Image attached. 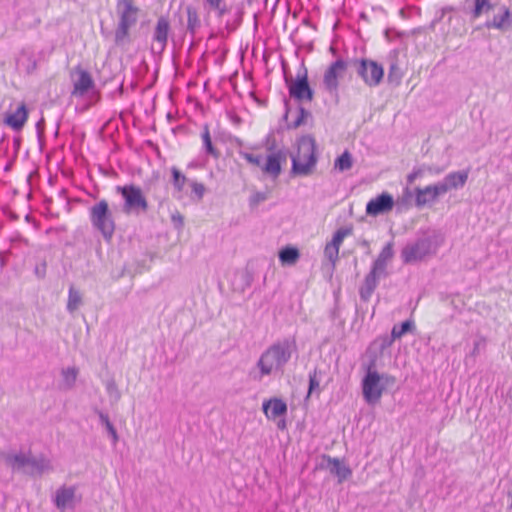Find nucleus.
Wrapping results in <instances>:
<instances>
[{"label":"nucleus","mask_w":512,"mask_h":512,"mask_svg":"<svg viewBox=\"0 0 512 512\" xmlns=\"http://www.w3.org/2000/svg\"><path fill=\"white\" fill-rule=\"evenodd\" d=\"M268 199V194L266 192H256L249 198V205L251 208L256 207L261 202H264Z\"/></svg>","instance_id":"nucleus-45"},{"label":"nucleus","mask_w":512,"mask_h":512,"mask_svg":"<svg viewBox=\"0 0 512 512\" xmlns=\"http://www.w3.org/2000/svg\"><path fill=\"white\" fill-rule=\"evenodd\" d=\"M207 10H208V11H214V12H216V16H217L218 18L223 17L226 13H228V12H229V9H228V7H227V5H226L225 1H224V2H222V3H220V4H217V5L213 6V7L209 8V9H207Z\"/></svg>","instance_id":"nucleus-47"},{"label":"nucleus","mask_w":512,"mask_h":512,"mask_svg":"<svg viewBox=\"0 0 512 512\" xmlns=\"http://www.w3.org/2000/svg\"><path fill=\"white\" fill-rule=\"evenodd\" d=\"M11 167H12V163L11 162L7 163L4 167V171H6V172L10 171Z\"/></svg>","instance_id":"nucleus-64"},{"label":"nucleus","mask_w":512,"mask_h":512,"mask_svg":"<svg viewBox=\"0 0 512 512\" xmlns=\"http://www.w3.org/2000/svg\"><path fill=\"white\" fill-rule=\"evenodd\" d=\"M500 14L494 15L491 20H487L484 26L487 29H498L501 31H507L512 27V13L510 9L503 5L500 7Z\"/></svg>","instance_id":"nucleus-21"},{"label":"nucleus","mask_w":512,"mask_h":512,"mask_svg":"<svg viewBox=\"0 0 512 512\" xmlns=\"http://www.w3.org/2000/svg\"><path fill=\"white\" fill-rule=\"evenodd\" d=\"M78 368L76 367H68L66 369H62V388L65 390H70L75 386L76 379L78 376Z\"/></svg>","instance_id":"nucleus-32"},{"label":"nucleus","mask_w":512,"mask_h":512,"mask_svg":"<svg viewBox=\"0 0 512 512\" xmlns=\"http://www.w3.org/2000/svg\"><path fill=\"white\" fill-rule=\"evenodd\" d=\"M298 348L295 336L285 337L270 345L259 357L256 368L258 371H251L250 377L254 381H262L265 376L273 372H284L286 364L293 354H297Z\"/></svg>","instance_id":"nucleus-1"},{"label":"nucleus","mask_w":512,"mask_h":512,"mask_svg":"<svg viewBox=\"0 0 512 512\" xmlns=\"http://www.w3.org/2000/svg\"><path fill=\"white\" fill-rule=\"evenodd\" d=\"M403 77V72L401 68L399 67L397 61H393L390 63L388 75H387V81L389 84L398 86L401 83Z\"/></svg>","instance_id":"nucleus-34"},{"label":"nucleus","mask_w":512,"mask_h":512,"mask_svg":"<svg viewBox=\"0 0 512 512\" xmlns=\"http://www.w3.org/2000/svg\"><path fill=\"white\" fill-rule=\"evenodd\" d=\"M283 101H284L285 111L282 116V120L284 122H286L287 130H295V129L299 128L300 126L305 125L307 123L308 118H312V113L309 110H307L305 107H303L302 105L299 104L297 107L298 116L296 117V119L294 121L289 122L288 117H289V113L291 111L290 101L286 97H284Z\"/></svg>","instance_id":"nucleus-18"},{"label":"nucleus","mask_w":512,"mask_h":512,"mask_svg":"<svg viewBox=\"0 0 512 512\" xmlns=\"http://www.w3.org/2000/svg\"><path fill=\"white\" fill-rule=\"evenodd\" d=\"M403 35V32H400L395 28H386L384 30V36L388 41H392L394 38H401Z\"/></svg>","instance_id":"nucleus-49"},{"label":"nucleus","mask_w":512,"mask_h":512,"mask_svg":"<svg viewBox=\"0 0 512 512\" xmlns=\"http://www.w3.org/2000/svg\"><path fill=\"white\" fill-rule=\"evenodd\" d=\"M244 18V7L243 4H239L236 7L235 18L231 23L229 21L226 22L225 28L229 33L236 31L242 24Z\"/></svg>","instance_id":"nucleus-36"},{"label":"nucleus","mask_w":512,"mask_h":512,"mask_svg":"<svg viewBox=\"0 0 512 512\" xmlns=\"http://www.w3.org/2000/svg\"><path fill=\"white\" fill-rule=\"evenodd\" d=\"M305 70H307V68L305 66L304 60H302L297 75L305 73Z\"/></svg>","instance_id":"nucleus-60"},{"label":"nucleus","mask_w":512,"mask_h":512,"mask_svg":"<svg viewBox=\"0 0 512 512\" xmlns=\"http://www.w3.org/2000/svg\"><path fill=\"white\" fill-rule=\"evenodd\" d=\"M361 387L363 398L367 404L374 405L379 402L383 393V385L380 374L377 372V364L373 360H368L365 364V375L362 378Z\"/></svg>","instance_id":"nucleus-9"},{"label":"nucleus","mask_w":512,"mask_h":512,"mask_svg":"<svg viewBox=\"0 0 512 512\" xmlns=\"http://www.w3.org/2000/svg\"><path fill=\"white\" fill-rule=\"evenodd\" d=\"M171 221L173 226L178 230L182 229L184 226V217L179 212L172 214Z\"/></svg>","instance_id":"nucleus-50"},{"label":"nucleus","mask_w":512,"mask_h":512,"mask_svg":"<svg viewBox=\"0 0 512 512\" xmlns=\"http://www.w3.org/2000/svg\"><path fill=\"white\" fill-rule=\"evenodd\" d=\"M119 22L115 30V44L120 46L130 42V28L137 22L139 8L133 0H118Z\"/></svg>","instance_id":"nucleus-6"},{"label":"nucleus","mask_w":512,"mask_h":512,"mask_svg":"<svg viewBox=\"0 0 512 512\" xmlns=\"http://www.w3.org/2000/svg\"><path fill=\"white\" fill-rule=\"evenodd\" d=\"M281 66L289 96L299 103L302 101L311 102L314 98V90L309 83L308 70H305V73L296 75V77L293 78L289 73V67L286 61L282 60Z\"/></svg>","instance_id":"nucleus-7"},{"label":"nucleus","mask_w":512,"mask_h":512,"mask_svg":"<svg viewBox=\"0 0 512 512\" xmlns=\"http://www.w3.org/2000/svg\"><path fill=\"white\" fill-rule=\"evenodd\" d=\"M359 245L362 246L363 248H366L367 249V254L370 253V243L368 240L366 239H363L359 242Z\"/></svg>","instance_id":"nucleus-58"},{"label":"nucleus","mask_w":512,"mask_h":512,"mask_svg":"<svg viewBox=\"0 0 512 512\" xmlns=\"http://www.w3.org/2000/svg\"><path fill=\"white\" fill-rule=\"evenodd\" d=\"M325 372L315 367L313 370L309 372L308 375V391L307 397L312 395L313 393H320V382Z\"/></svg>","instance_id":"nucleus-30"},{"label":"nucleus","mask_w":512,"mask_h":512,"mask_svg":"<svg viewBox=\"0 0 512 512\" xmlns=\"http://www.w3.org/2000/svg\"><path fill=\"white\" fill-rule=\"evenodd\" d=\"M469 177V169L448 173L442 181V187H446V193L450 190L463 188Z\"/></svg>","instance_id":"nucleus-25"},{"label":"nucleus","mask_w":512,"mask_h":512,"mask_svg":"<svg viewBox=\"0 0 512 512\" xmlns=\"http://www.w3.org/2000/svg\"><path fill=\"white\" fill-rule=\"evenodd\" d=\"M13 143H14V146L16 147V149H19V147L21 145V139L19 137H15L13 139Z\"/></svg>","instance_id":"nucleus-63"},{"label":"nucleus","mask_w":512,"mask_h":512,"mask_svg":"<svg viewBox=\"0 0 512 512\" xmlns=\"http://www.w3.org/2000/svg\"><path fill=\"white\" fill-rule=\"evenodd\" d=\"M297 145V155L291 156L290 175L292 177L309 176L318 162L316 140L310 134L302 135L298 138Z\"/></svg>","instance_id":"nucleus-5"},{"label":"nucleus","mask_w":512,"mask_h":512,"mask_svg":"<svg viewBox=\"0 0 512 512\" xmlns=\"http://www.w3.org/2000/svg\"><path fill=\"white\" fill-rule=\"evenodd\" d=\"M339 249V247L332 246L330 243H327L325 246L324 255L333 265L338 261Z\"/></svg>","instance_id":"nucleus-41"},{"label":"nucleus","mask_w":512,"mask_h":512,"mask_svg":"<svg viewBox=\"0 0 512 512\" xmlns=\"http://www.w3.org/2000/svg\"><path fill=\"white\" fill-rule=\"evenodd\" d=\"M46 268H47V264L45 261H43L41 264L39 265H36L35 267V275L39 278V279H43L46 275Z\"/></svg>","instance_id":"nucleus-51"},{"label":"nucleus","mask_w":512,"mask_h":512,"mask_svg":"<svg viewBox=\"0 0 512 512\" xmlns=\"http://www.w3.org/2000/svg\"><path fill=\"white\" fill-rule=\"evenodd\" d=\"M426 172V164H423L419 167H415L411 173H409L407 175V185H411L414 183V181L417 179V178H420L424 175V173Z\"/></svg>","instance_id":"nucleus-42"},{"label":"nucleus","mask_w":512,"mask_h":512,"mask_svg":"<svg viewBox=\"0 0 512 512\" xmlns=\"http://www.w3.org/2000/svg\"><path fill=\"white\" fill-rule=\"evenodd\" d=\"M278 257L283 265H293L300 258V252L297 247L287 245L280 249Z\"/></svg>","instance_id":"nucleus-29"},{"label":"nucleus","mask_w":512,"mask_h":512,"mask_svg":"<svg viewBox=\"0 0 512 512\" xmlns=\"http://www.w3.org/2000/svg\"><path fill=\"white\" fill-rule=\"evenodd\" d=\"M191 188L192 193L196 196L197 200H201L205 193V186L202 183L192 181Z\"/></svg>","instance_id":"nucleus-46"},{"label":"nucleus","mask_w":512,"mask_h":512,"mask_svg":"<svg viewBox=\"0 0 512 512\" xmlns=\"http://www.w3.org/2000/svg\"><path fill=\"white\" fill-rule=\"evenodd\" d=\"M353 166V157L352 154L345 150L341 155H339L334 162V168L339 172H345L351 169Z\"/></svg>","instance_id":"nucleus-33"},{"label":"nucleus","mask_w":512,"mask_h":512,"mask_svg":"<svg viewBox=\"0 0 512 512\" xmlns=\"http://www.w3.org/2000/svg\"><path fill=\"white\" fill-rule=\"evenodd\" d=\"M412 198L413 192L407 185V187L403 189L402 196L395 202V205H397V210L400 212L403 209H408L411 206Z\"/></svg>","instance_id":"nucleus-38"},{"label":"nucleus","mask_w":512,"mask_h":512,"mask_svg":"<svg viewBox=\"0 0 512 512\" xmlns=\"http://www.w3.org/2000/svg\"><path fill=\"white\" fill-rule=\"evenodd\" d=\"M76 72L78 73V79L74 82L72 94L83 97L95 87V83L90 73L80 66L76 68Z\"/></svg>","instance_id":"nucleus-23"},{"label":"nucleus","mask_w":512,"mask_h":512,"mask_svg":"<svg viewBox=\"0 0 512 512\" xmlns=\"http://www.w3.org/2000/svg\"><path fill=\"white\" fill-rule=\"evenodd\" d=\"M28 117L29 110L25 103H21L14 112L5 113L3 123L15 132H20L24 128Z\"/></svg>","instance_id":"nucleus-16"},{"label":"nucleus","mask_w":512,"mask_h":512,"mask_svg":"<svg viewBox=\"0 0 512 512\" xmlns=\"http://www.w3.org/2000/svg\"><path fill=\"white\" fill-rule=\"evenodd\" d=\"M352 232H353V228L351 226L350 227H341L334 232L332 239L329 243L332 244V246H337L340 248V246L343 243L344 238L351 235Z\"/></svg>","instance_id":"nucleus-37"},{"label":"nucleus","mask_w":512,"mask_h":512,"mask_svg":"<svg viewBox=\"0 0 512 512\" xmlns=\"http://www.w3.org/2000/svg\"><path fill=\"white\" fill-rule=\"evenodd\" d=\"M107 391L110 395L113 394V392H115L116 394V398L118 399L120 397V394L116 388V385L114 383H109L108 386H107Z\"/></svg>","instance_id":"nucleus-56"},{"label":"nucleus","mask_w":512,"mask_h":512,"mask_svg":"<svg viewBox=\"0 0 512 512\" xmlns=\"http://www.w3.org/2000/svg\"><path fill=\"white\" fill-rule=\"evenodd\" d=\"M3 214L8 217L12 221H16L18 219V215L12 211L9 207L5 206L2 208Z\"/></svg>","instance_id":"nucleus-54"},{"label":"nucleus","mask_w":512,"mask_h":512,"mask_svg":"<svg viewBox=\"0 0 512 512\" xmlns=\"http://www.w3.org/2000/svg\"><path fill=\"white\" fill-rule=\"evenodd\" d=\"M464 3L462 11L469 15L471 20H476L494 9V4L490 0H464Z\"/></svg>","instance_id":"nucleus-17"},{"label":"nucleus","mask_w":512,"mask_h":512,"mask_svg":"<svg viewBox=\"0 0 512 512\" xmlns=\"http://www.w3.org/2000/svg\"><path fill=\"white\" fill-rule=\"evenodd\" d=\"M394 206V197L388 192H382L367 202L366 214L371 217H377L390 212Z\"/></svg>","instance_id":"nucleus-13"},{"label":"nucleus","mask_w":512,"mask_h":512,"mask_svg":"<svg viewBox=\"0 0 512 512\" xmlns=\"http://www.w3.org/2000/svg\"><path fill=\"white\" fill-rule=\"evenodd\" d=\"M169 31L170 22L168 18L165 16H160L156 23V27L153 34V40L160 44L161 50H164L167 45Z\"/></svg>","instance_id":"nucleus-26"},{"label":"nucleus","mask_w":512,"mask_h":512,"mask_svg":"<svg viewBox=\"0 0 512 512\" xmlns=\"http://www.w3.org/2000/svg\"><path fill=\"white\" fill-rule=\"evenodd\" d=\"M75 492L73 486H62L55 493L54 503L56 507L64 512L67 509H73L75 506Z\"/></svg>","instance_id":"nucleus-19"},{"label":"nucleus","mask_w":512,"mask_h":512,"mask_svg":"<svg viewBox=\"0 0 512 512\" xmlns=\"http://www.w3.org/2000/svg\"><path fill=\"white\" fill-rule=\"evenodd\" d=\"M380 378H381L382 385H383V391L387 387H393L396 383V378L394 376L386 374V373L380 374Z\"/></svg>","instance_id":"nucleus-48"},{"label":"nucleus","mask_w":512,"mask_h":512,"mask_svg":"<svg viewBox=\"0 0 512 512\" xmlns=\"http://www.w3.org/2000/svg\"><path fill=\"white\" fill-rule=\"evenodd\" d=\"M395 341L391 335L385 334L377 337L368 347L367 356L368 360H373L377 364V360L384 354V351L389 348Z\"/></svg>","instance_id":"nucleus-20"},{"label":"nucleus","mask_w":512,"mask_h":512,"mask_svg":"<svg viewBox=\"0 0 512 512\" xmlns=\"http://www.w3.org/2000/svg\"><path fill=\"white\" fill-rule=\"evenodd\" d=\"M394 243L389 241L382 248L377 258L373 261L369 273L365 276L363 284L359 288L361 301L368 302L379 284L381 278H386L389 273L387 267L394 257Z\"/></svg>","instance_id":"nucleus-3"},{"label":"nucleus","mask_w":512,"mask_h":512,"mask_svg":"<svg viewBox=\"0 0 512 512\" xmlns=\"http://www.w3.org/2000/svg\"><path fill=\"white\" fill-rule=\"evenodd\" d=\"M89 217L92 226L109 242L115 232V221L109 204L105 199L100 200L90 208Z\"/></svg>","instance_id":"nucleus-8"},{"label":"nucleus","mask_w":512,"mask_h":512,"mask_svg":"<svg viewBox=\"0 0 512 512\" xmlns=\"http://www.w3.org/2000/svg\"><path fill=\"white\" fill-rule=\"evenodd\" d=\"M225 0H204V7L209 9L217 4L224 2Z\"/></svg>","instance_id":"nucleus-55"},{"label":"nucleus","mask_w":512,"mask_h":512,"mask_svg":"<svg viewBox=\"0 0 512 512\" xmlns=\"http://www.w3.org/2000/svg\"><path fill=\"white\" fill-rule=\"evenodd\" d=\"M414 329V322L412 320H405L401 322L399 325H394L391 330V336L395 340L401 338L408 332H411Z\"/></svg>","instance_id":"nucleus-35"},{"label":"nucleus","mask_w":512,"mask_h":512,"mask_svg":"<svg viewBox=\"0 0 512 512\" xmlns=\"http://www.w3.org/2000/svg\"><path fill=\"white\" fill-rule=\"evenodd\" d=\"M262 410L268 419H277L287 414V404L281 398H271L262 404Z\"/></svg>","instance_id":"nucleus-22"},{"label":"nucleus","mask_w":512,"mask_h":512,"mask_svg":"<svg viewBox=\"0 0 512 512\" xmlns=\"http://www.w3.org/2000/svg\"><path fill=\"white\" fill-rule=\"evenodd\" d=\"M44 130H45V120H44V118H41L36 123V133H37V139H38V143L40 146V150L43 149L44 142H45Z\"/></svg>","instance_id":"nucleus-44"},{"label":"nucleus","mask_w":512,"mask_h":512,"mask_svg":"<svg viewBox=\"0 0 512 512\" xmlns=\"http://www.w3.org/2000/svg\"><path fill=\"white\" fill-rule=\"evenodd\" d=\"M322 458L323 461L327 462L326 468L329 469L331 474L337 476L339 483H342L351 476L352 471L343 460L332 458L327 455H323Z\"/></svg>","instance_id":"nucleus-24"},{"label":"nucleus","mask_w":512,"mask_h":512,"mask_svg":"<svg viewBox=\"0 0 512 512\" xmlns=\"http://www.w3.org/2000/svg\"><path fill=\"white\" fill-rule=\"evenodd\" d=\"M348 67V62L343 58H338L332 62L326 69L323 77V85L329 93H337L339 87V78L343 76Z\"/></svg>","instance_id":"nucleus-12"},{"label":"nucleus","mask_w":512,"mask_h":512,"mask_svg":"<svg viewBox=\"0 0 512 512\" xmlns=\"http://www.w3.org/2000/svg\"><path fill=\"white\" fill-rule=\"evenodd\" d=\"M203 150L206 155L213 157L214 159H219L221 156L220 151L214 146L212 142V138L210 135L209 127L207 124L204 125L202 133H201Z\"/></svg>","instance_id":"nucleus-28"},{"label":"nucleus","mask_w":512,"mask_h":512,"mask_svg":"<svg viewBox=\"0 0 512 512\" xmlns=\"http://www.w3.org/2000/svg\"><path fill=\"white\" fill-rule=\"evenodd\" d=\"M445 170V167L435 166V165H426V172H429L431 174L439 175L443 173Z\"/></svg>","instance_id":"nucleus-52"},{"label":"nucleus","mask_w":512,"mask_h":512,"mask_svg":"<svg viewBox=\"0 0 512 512\" xmlns=\"http://www.w3.org/2000/svg\"><path fill=\"white\" fill-rule=\"evenodd\" d=\"M479 349H480V341L474 342V347L471 352V355L474 357L477 356L479 354Z\"/></svg>","instance_id":"nucleus-57"},{"label":"nucleus","mask_w":512,"mask_h":512,"mask_svg":"<svg viewBox=\"0 0 512 512\" xmlns=\"http://www.w3.org/2000/svg\"><path fill=\"white\" fill-rule=\"evenodd\" d=\"M357 75L369 87H377L383 81L385 72L383 66L377 61L361 58L352 61Z\"/></svg>","instance_id":"nucleus-11"},{"label":"nucleus","mask_w":512,"mask_h":512,"mask_svg":"<svg viewBox=\"0 0 512 512\" xmlns=\"http://www.w3.org/2000/svg\"><path fill=\"white\" fill-rule=\"evenodd\" d=\"M2 457L15 472L37 475L51 469L47 458L42 454L35 455L31 450H8L2 454Z\"/></svg>","instance_id":"nucleus-4"},{"label":"nucleus","mask_w":512,"mask_h":512,"mask_svg":"<svg viewBox=\"0 0 512 512\" xmlns=\"http://www.w3.org/2000/svg\"><path fill=\"white\" fill-rule=\"evenodd\" d=\"M116 191L124 200L122 211L125 214H140L148 211L149 205L142 189L135 184L117 186Z\"/></svg>","instance_id":"nucleus-10"},{"label":"nucleus","mask_w":512,"mask_h":512,"mask_svg":"<svg viewBox=\"0 0 512 512\" xmlns=\"http://www.w3.org/2000/svg\"><path fill=\"white\" fill-rule=\"evenodd\" d=\"M242 278H243L244 286L245 287H250L252 282H253V279H254L253 273L248 271V270H246L244 272Z\"/></svg>","instance_id":"nucleus-53"},{"label":"nucleus","mask_w":512,"mask_h":512,"mask_svg":"<svg viewBox=\"0 0 512 512\" xmlns=\"http://www.w3.org/2000/svg\"><path fill=\"white\" fill-rule=\"evenodd\" d=\"M287 154L284 150L271 152L266 156L265 163L261 166L262 172L272 180L278 179L282 172V164L286 163Z\"/></svg>","instance_id":"nucleus-14"},{"label":"nucleus","mask_w":512,"mask_h":512,"mask_svg":"<svg viewBox=\"0 0 512 512\" xmlns=\"http://www.w3.org/2000/svg\"><path fill=\"white\" fill-rule=\"evenodd\" d=\"M359 19L362 20V21H365V22L369 21L368 15L365 12H361L359 14Z\"/></svg>","instance_id":"nucleus-62"},{"label":"nucleus","mask_w":512,"mask_h":512,"mask_svg":"<svg viewBox=\"0 0 512 512\" xmlns=\"http://www.w3.org/2000/svg\"><path fill=\"white\" fill-rule=\"evenodd\" d=\"M99 419H100L101 425L106 429L108 435L111 436L114 441L117 440L118 436H117L116 428L114 427L113 423L110 421L108 414L100 411Z\"/></svg>","instance_id":"nucleus-40"},{"label":"nucleus","mask_w":512,"mask_h":512,"mask_svg":"<svg viewBox=\"0 0 512 512\" xmlns=\"http://www.w3.org/2000/svg\"><path fill=\"white\" fill-rule=\"evenodd\" d=\"M415 205L418 208L423 207L429 202H434L439 196L446 193V187H442L441 183L428 185L424 188H415Z\"/></svg>","instance_id":"nucleus-15"},{"label":"nucleus","mask_w":512,"mask_h":512,"mask_svg":"<svg viewBox=\"0 0 512 512\" xmlns=\"http://www.w3.org/2000/svg\"><path fill=\"white\" fill-rule=\"evenodd\" d=\"M172 184L174 188L181 192L187 182L186 176L176 167L171 168Z\"/></svg>","instance_id":"nucleus-39"},{"label":"nucleus","mask_w":512,"mask_h":512,"mask_svg":"<svg viewBox=\"0 0 512 512\" xmlns=\"http://www.w3.org/2000/svg\"><path fill=\"white\" fill-rule=\"evenodd\" d=\"M455 10H456V8H455V7H453V6H446V7H443V8L441 9V11H442L444 14H446V13H448V12L455 11Z\"/></svg>","instance_id":"nucleus-61"},{"label":"nucleus","mask_w":512,"mask_h":512,"mask_svg":"<svg viewBox=\"0 0 512 512\" xmlns=\"http://www.w3.org/2000/svg\"><path fill=\"white\" fill-rule=\"evenodd\" d=\"M444 16H445V14L440 10L439 15H437L435 17V19L433 20L432 24H435V23H438V22L442 21Z\"/></svg>","instance_id":"nucleus-59"},{"label":"nucleus","mask_w":512,"mask_h":512,"mask_svg":"<svg viewBox=\"0 0 512 512\" xmlns=\"http://www.w3.org/2000/svg\"><path fill=\"white\" fill-rule=\"evenodd\" d=\"M239 155L252 165H255L260 168L263 165L261 155H255L245 151H239Z\"/></svg>","instance_id":"nucleus-43"},{"label":"nucleus","mask_w":512,"mask_h":512,"mask_svg":"<svg viewBox=\"0 0 512 512\" xmlns=\"http://www.w3.org/2000/svg\"><path fill=\"white\" fill-rule=\"evenodd\" d=\"M187 13V33L191 36L192 39L195 38L198 29L201 27V20L198 15L197 9L192 6H186Z\"/></svg>","instance_id":"nucleus-27"},{"label":"nucleus","mask_w":512,"mask_h":512,"mask_svg":"<svg viewBox=\"0 0 512 512\" xmlns=\"http://www.w3.org/2000/svg\"><path fill=\"white\" fill-rule=\"evenodd\" d=\"M82 304V295L81 293L71 285L68 291V301L66 309L69 313L75 312L79 306Z\"/></svg>","instance_id":"nucleus-31"},{"label":"nucleus","mask_w":512,"mask_h":512,"mask_svg":"<svg viewBox=\"0 0 512 512\" xmlns=\"http://www.w3.org/2000/svg\"><path fill=\"white\" fill-rule=\"evenodd\" d=\"M444 240V234L440 230L427 229L421 231L415 242L408 243L402 248V262L404 264H413L422 261L427 256L436 254Z\"/></svg>","instance_id":"nucleus-2"}]
</instances>
